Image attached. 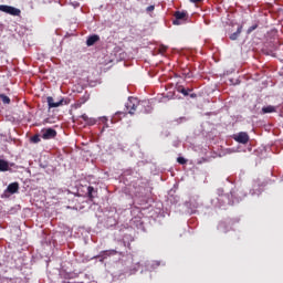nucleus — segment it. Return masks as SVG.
<instances>
[{"label":"nucleus","mask_w":283,"mask_h":283,"mask_svg":"<svg viewBox=\"0 0 283 283\" xmlns=\"http://www.w3.org/2000/svg\"><path fill=\"white\" fill-rule=\"evenodd\" d=\"M217 195L219 196L217 198L219 207H227V205L232 207V205H238V202L242 200V197H240L238 190L235 189H232L230 193L224 195V189L219 188L217 189Z\"/></svg>","instance_id":"1"},{"label":"nucleus","mask_w":283,"mask_h":283,"mask_svg":"<svg viewBox=\"0 0 283 283\" xmlns=\"http://www.w3.org/2000/svg\"><path fill=\"white\" fill-rule=\"evenodd\" d=\"M145 102H139L136 97H129L126 103V109L128 114L134 115L136 112H139V114H143L145 112Z\"/></svg>","instance_id":"2"},{"label":"nucleus","mask_w":283,"mask_h":283,"mask_svg":"<svg viewBox=\"0 0 283 283\" xmlns=\"http://www.w3.org/2000/svg\"><path fill=\"white\" fill-rule=\"evenodd\" d=\"M0 12H6L12 17H19V14H21V10L6 4H0Z\"/></svg>","instance_id":"3"},{"label":"nucleus","mask_w":283,"mask_h":283,"mask_svg":"<svg viewBox=\"0 0 283 283\" xmlns=\"http://www.w3.org/2000/svg\"><path fill=\"white\" fill-rule=\"evenodd\" d=\"M187 11H176L175 20L172 21L174 25H180L182 22L187 21Z\"/></svg>","instance_id":"4"},{"label":"nucleus","mask_w":283,"mask_h":283,"mask_svg":"<svg viewBox=\"0 0 283 283\" xmlns=\"http://www.w3.org/2000/svg\"><path fill=\"white\" fill-rule=\"evenodd\" d=\"M233 140L240 143L241 145H247L249 143V134L245 132H240L233 135Z\"/></svg>","instance_id":"5"},{"label":"nucleus","mask_w":283,"mask_h":283,"mask_svg":"<svg viewBox=\"0 0 283 283\" xmlns=\"http://www.w3.org/2000/svg\"><path fill=\"white\" fill-rule=\"evenodd\" d=\"M42 138L44 140H51V138H56V132L54 128H44L41 130Z\"/></svg>","instance_id":"6"},{"label":"nucleus","mask_w":283,"mask_h":283,"mask_svg":"<svg viewBox=\"0 0 283 283\" xmlns=\"http://www.w3.org/2000/svg\"><path fill=\"white\" fill-rule=\"evenodd\" d=\"M18 192H19V182H12L4 190V196H9L8 193L13 195Z\"/></svg>","instance_id":"7"},{"label":"nucleus","mask_w":283,"mask_h":283,"mask_svg":"<svg viewBox=\"0 0 283 283\" xmlns=\"http://www.w3.org/2000/svg\"><path fill=\"white\" fill-rule=\"evenodd\" d=\"M109 255H116V250H106V251H102L99 252V254L96 258H101V262H103V260H107V258H109Z\"/></svg>","instance_id":"8"},{"label":"nucleus","mask_w":283,"mask_h":283,"mask_svg":"<svg viewBox=\"0 0 283 283\" xmlns=\"http://www.w3.org/2000/svg\"><path fill=\"white\" fill-rule=\"evenodd\" d=\"M97 41H101V36H98L97 34H93L87 38L86 45L88 48H92V45H94V43H97Z\"/></svg>","instance_id":"9"},{"label":"nucleus","mask_w":283,"mask_h":283,"mask_svg":"<svg viewBox=\"0 0 283 283\" xmlns=\"http://www.w3.org/2000/svg\"><path fill=\"white\" fill-rule=\"evenodd\" d=\"M218 231H221V233H229V223L227 221L219 222Z\"/></svg>","instance_id":"10"},{"label":"nucleus","mask_w":283,"mask_h":283,"mask_svg":"<svg viewBox=\"0 0 283 283\" xmlns=\"http://www.w3.org/2000/svg\"><path fill=\"white\" fill-rule=\"evenodd\" d=\"M46 103H48V105H49V107H61V105H63V101H60V102H54V98L53 97H48L46 98Z\"/></svg>","instance_id":"11"},{"label":"nucleus","mask_w":283,"mask_h":283,"mask_svg":"<svg viewBox=\"0 0 283 283\" xmlns=\"http://www.w3.org/2000/svg\"><path fill=\"white\" fill-rule=\"evenodd\" d=\"M81 118H83L86 125H96V120L92 117H88L86 114H83Z\"/></svg>","instance_id":"12"},{"label":"nucleus","mask_w":283,"mask_h":283,"mask_svg":"<svg viewBox=\"0 0 283 283\" xmlns=\"http://www.w3.org/2000/svg\"><path fill=\"white\" fill-rule=\"evenodd\" d=\"M242 34V27H239L237 32L230 35L231 41H238V38Z\"/></svg>","instance_id":"13"},{"label":"nucleus","mask_w":283,"mask_h":283,"mask_svg":"<svg viewBox=\"0 0 283 283\" xmlns=\"http://www.w3.org/2000/svg\"><path fill=\"white\" fill-rule=\"evenodd\" d=\"M8 169H10L8 161L0 159V171H8Z\"/></svg>","instance_id":"14"},{"label":"nucleus","mask_w":283,"mask_h":283,"mask_svg":"<svg viewBox=\"0 0 283 283\" xmlns=\"http://www.w3.org/2000/svg\"><path fill=\"white\" fill-rule=\"evenodd\" d=\"M262 112H263V114H273V112H275V106H272V105L264 106L262 108Z\"/></svg>","instance_id":"15"},{"label":"nucleus","mask_w":283,"mask_h":283,"mask_svg":"<svg viewBox=\"0 0 283 283\" xmlns=\"http://www.w3.org/2000/svg\"><path fill=\"white\" fill-rule=\"evenodd\" d=\"M177 92H179V94H184V96H189V92H191V90H186L185 86H178Z\"/></svg>","instance_id":"16"},{"label":"nucleus","mask_w":283,"mask_h":283,"mask_svg":"<svg viewBox=\"0 0 283 283\" xmlns=\"http://www.w3.org/2000/svg\"><path fill=\"white\" fill-rule=\"evenodd\" d=\"M94 193H96V190H94V187L90 186L87 188V197L90 200H94Z\"/></svg>","instance_id":"17"},{"label":"nucleus","mask_w":283,"mask_h":283,"mask_svg":"<svg viewBox=\"0 0 283 283\" xmlns=\"http://www.w3.org/2000/svg\"><path fill=\"white\" fill-rule=\"evenodd\" d=\"M0 98H1L2 103H4V105H10V97H8V95L0 94Z\"/></svg>","instance_id":"18"},{"label":"nucleus","mask_w":283,"mask_h":283,"mask_svg":"<svg viewBox=\"0 0 283 283\" xmlns=\"http://www.w3.org/2000/svg\"><path fill=\"white\" fill-rule=\"evenodd\" d=\"M31 143H41V137L39 135H34L33 137H31Z\"/></svg>","instance_id":"19"},{"label":"nucleus","mask_w":283,"mask_h":283,"mask_svg":"<svg viewBox=\"0 0 283 283\" xmlns=\"http://www.w3.org/2000/svg\"><path fill=\"white\" fill-rule=\"evenodd\" d=\"M177 163H179V165H187V159H185V157H178Z\"/></svg>","instance_id":"20"},{"label":"nucleus","mask_w":283,"mask_h":283,"mask_svg":"<svg viewBox=\"0 0 283 283\" xmlns=\"http://www.w3.org/2000/svg\"><path fill=\"white\" fill-rule=\"evenodd\" d=\"M253 30H258V24H254V25L250 27L248 29V34H251V32H253Z\"/></svg>","instance_id":"21"},{"label":"nucleus","mask_w":283,"mask_h":283,"mask_svg":"<svg viewBox=\"0 0 283 283\" xmlns=\"http://www.w3.org/2000/svg\"><path fill=\"white\" fill-rule=\"evenodd\" d=\"M154 10H156V6H149L146 8V12H154Z\"/></svg>","instance_id":"22"},{"label":"nucleus","mask_w":283,"mask_h":283,"mask_svg":"<svg viewBox=\"0 0 283 283\" xmlns=\"http://www.w3.org/2000/svg\"><path fill=\"white\" fill-rule=\"evenodd\" d=\"M99 120H101V123H104L105 125L107 124V117H101Z\"/></svg>","instance_id":"23"},{"label":"nucleus","mask_w":283,"mask_h":283,"mask_svg":"<svg viewBox=\"0 0 283 283\" xmlns=\"http://www.w3.org/2000/svg\"><path fill=\"white\" fill-rule=\"evenodd\" d=\"M190 3H202V0H190Z\"/></svg>","instance_id":"24"},{"label":"nucleus","mask_w":283,"mask_h":283,"mask_svg":"<svg viewBox=\"0 0 283 283\" xmlns=\"http://www.w3.org/2000/svg\"><path fill=\"white\" fill-rule=\"evenodd\" d=\"M254 182H255V185H258V187H260V181L259 180H256Z\"/></svg>","instance_id":"25"},{"label":"nucleus","mask_w":283,"mask_h":283,"mask_svg":"<svg viewBox=\"0 0 283 283\" xmlns=\"http://www.w3.org/2000/svg\"><path fill=\"white\" fill-rule=\"evenodd\" d=\"M115 120H116V117H114V118L112 119V123H115Z\"/></svg>","instance_id":"26"},{"label":"nucleus","mask_w":283,"mask_h":283,"mask_svg":"<svg viewBox=\"0 0 283 283\" xmlns=\"http://www.w3.org/2000/svg\"><path fill=\"white\" fill-rule=\"evenodd\" d=\"M106 127H109V126L106 124Z\"/></svg>","instance_id":"27"}]
</instances>
